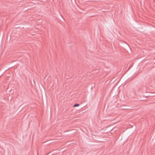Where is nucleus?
Wrapping results in <instances>:
<instances>
[{"instance_id":"1","label":"nucleus","mask_w":155,"mask_h":155,"mask_svg":"<svg viewBox=\"0 0 155 155\" xmlns=\"http://www.w3.org/2000/svg\"><path fill=\"white\" fill-rule=\"evenodd\" d=\"M79 104H76L74 105L73 107H78L79 106Z\"/></svg>"}]
</instances>
